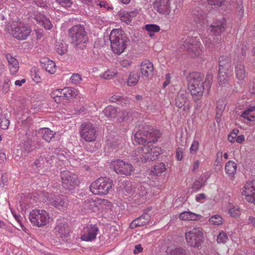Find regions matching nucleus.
I'll return each mask as SVG.
<instances>
[{
  "mask_svg": "<svg viewBox=\"0 0 255 255\" xmlns=\"http://www.w3.org/2000/svg\"><path fill=\"white\" fill-rule=\"evenodd\" d=\"M188 87L195 101L200 100L203 95L205 85L208 90H210L213 82V75L207 74L204 80L202 73L193 72L187 78Z\"/></svg>",
  "mask_w": 255,
  "mask_h": 255,
  "instance_id": "1",
  "label": "nucleus"
},
{
  "mask_svg": "<svg viewBox=\"0 0 255 255\" xmlns=\"http://www.w3.org/2000/svg\"><path fill=\"white\" fill-rule=\"evenodd\" d=\"M160 148L152 144L142 145L133 150L130 155V160L137 163L156 160L161 153Z\"/></svg>",
  "mask_w": 255,
  "mask_h": 255,
  "instance_id": "2",
  "label": "nucleus"
},
{
  "mask_svg": "<svg viewBox=\"0 0 255 255\" xmlns=\"http://www.w3.org/2000/svg\"><path fill=\"white\" fill-rule=\"evenodd\" d=\"M111 48L114 53L120 55L127 48L128 39L121 29H114L110 35Z\"/></svg>",
  "mask_w": 255,
  "mask_h": 255,
  "instance_id": "3",
  "label": "nucleus"
},
{
  "mask_svg": "<svg viewBox=\"0 0 255 255\" xmlns=\"http://www.w3.org/2000/svg\"><path fill=\"white\" fill-rule=\"evenodd\" d=\"M49 214L43 209H35L30 211L29 219L31 223L37 227H43L50 222Z\"/></svg>",
  "mask_w": 255,
  "mask_h": 255,
  "instance_id": "4",
  "label": "nucleus"
},
{
  "mask_svg": "<svg viewBox=\"0 0 255 255\" xmlns=\"http://www.w3.org/2000/svg\"><path fill=\"white\" fill-rule=\"evenodd\" d=\"M112 180L108 176H101L91 184L90 190L94 194L106 195L112 188Z\"/></svg>",
  "mask_w": 255,
  "mask_h": 255,
  "instance_id": "5",
  "label": "nucleus"
},
{
  "mask_svg": "<svg viewBox=\"0 0 255 255\" xmlns=\"http://www.w3.org/2000/svg\"><path fill=\"white\" fill-rule=\"evenodd\" d=\"M187 245L193 248H199L204 240L203 230L201 228H194L185 233Z\"/></svg>",
  "mask_w": 255,
  "mask_h": 255,
  "instance_id": "6",
  "label": "nucleus"
},
{
  "mask_svg": "<svg viewBox=\"0 0 255 255\" xmlns=\"http://www.w3.org/2000/svg\"><path fill=\"white\" fill-rule=\"evenodd\" d=\"M69 35L72 42L77 45L84 44L88 40L87 33L83 25L72 26L69 30Z\"/></svg>",
  "mask_w": 255,
  "mask_h": 255,
  "instance_id": "7",
  "label": "nucleus"
},
{
  "mask_svg": "<svg viewBox=\"0 0 255 255\" xmlns=\"http://www.w3.org/2000/svg\"><path fill=\"white\" fill-rule=\"evenodd\" d=\"M157 132L152 128H149L147 130H138L134 135L136 142L139 144H143L147 142V145L151 142H154L157 141Z\"/></svg>",
  "mask_w": 255,
  "mask_h": 255,
  "instance_id": "8",
  "label": "nucleus"
},
{
  "mask_svg": "<svg viewBox=\"0 0 255 255\" xmlns=\"http://www.w3.org/2000/svg\"><path fill=\"white\" fill-rule=\"evenodd\" d=\"M11 32L12 36L18 40H25L30 35L31 30L24 23L14 22L11 26Z\"/></svg>",
  "mask_w": 255,
  "mask_h": 255,
  "instance_id": "9",
  "label": "nucleus"
},
{
  "mask_svg": "<svg viewBox=\"0 0 255 255\" xmlns=\"http://www.w3.org/2000/svg\"><path fill=\"white\" fill-rule=\"evenodd\" d=\"M183 45L192 57H198L202 53V44L199 40L196 38H190L186 39Z\"/></svg>",
  "mask_w": 255,
  "mask_h": 255,
  "instance_id": "10",
  "label": "nucleus"
},
{
  "mask_svg": "<svg viewBox=\"0 0 255 255\" xmlns=\"http://www.w3.org/2000/svg\"><path fill=\"white\" fill-rule=\"evenodd\" d=\"M80 133L81 137L87 142L95 141L97 136L96 127L90 122L85 123L81 125Z\"/></svg>",
  "mask_w": 255,
  "mask_h": 255,
  "instance_id": "11",
  "label": "nucleus"
},
{
  "mask_svg": "<svg viewBox=\"0 0 255 255\" xmlns=\"http://www.w3.org/2000/svg\"><path fill=\"white\" fill-rule=\"evenodd\" d=\"M112 165L115 171L118 174L131 175L134 174L133 166L129 163L125 162L122 160H115L112 161Z\"/></svg>",
  "mask_w": 255,
  "mask_h": 255,
  "instance_id": "12",
  "label": "nucleus"
},
{
  "mask_svg": "<svg viewBox=\"0 0 255 255\" xmlns=\"http://www.w3.org/2000/svg\"><path fill=\"white\" fill-rule=\"evenodd\" d=\"M242 195L246 201L255 204V180L248 181L244 185Z\"/></svg>",
  "mask_w": 255,
  "mask_h": 255,
  "instance_id": "13",
  "label": "nucleus"
},
{
  "mask_svg": "<svg viewBox=\"0 0 255 255\" xmlns=\"http://www.w3.org/2000/svg\"><path fill=\"white\" fill-rule=\"evenodd\" d=\"M48 203L59 210H64L68 206L67 200L63 196L46 193Z\"/></svg>",
  "mask_w": 255,
  "mask_h": 255,
  "instance_id": "14",
  "label": "nucleus"
},
{
  "mask_svg": "<svg viewBox=\"0 0 255 255\" xmlns=\"http://www.w3.org/2000/svg\"><path fill=\"white\" fill-rule=\"evenodd\" d=\"M99 231L96 225L91 224L85 227L82 231L80 239L85 242L95 239Z\"/></svg>",
  "mask_w": 255,
  "mask_h": 255,
  "instance_id": "15",
  "label": "nucleus"
},
{
  "mask_svg": "<svg viewBox=\"0 0 255 255\" xmlns=\"http://www.w3.org/2000/svg\"><path fill=\"white\" fill-rule=\"evenodd\" d=\"M188 94L186 91L180 90L175 98V105L178 108H183L185 112H189L191 108V104L188 101Z\"/></svg>",
  "mask_w": 255,
  "mask_h": 255,
  "instance_id": "16",
  "label": "nucleus"
},
{
  "mask_svg": "<svg viewBox=\"0 0 255 255\" xmlns=\"http://www.w3.org/2000/svg\"><path fill=\"white\" fill-rule=\"evenodd\" d=\"M172 0H155L153 7L160 14L168 15L171 10Z\"/></svg>",
  "mask_w": 255,
  "mask_h": 255,
  "instance_id": "17",
  "label": "nucleus"
},
{
  "mask_svg": "<svg viewBox=\"0 0 255 255\" xmlns=\"http://www.w3.org/2000/svg\"><path fill=\"white\" fill-rule=\"evenodd\" d=\"M227 28V22L225 18L213 22L208 27L210 32L214 35H220Z\"/></svg>",
  "mask_w": 255,
  "mask_h": 255,
  "instance_id": "18",
  "label": "nucleus"
},
{
  "mask_svg": "<svg viewBox=\"0 0 255 255\" xmlns=\"http://www.w3.org/2000/svg\"><path fill=\"white\" fill-rule=\"evenodd\" d=\"M103 113L110 120L116 119L118 122H121L125 119L123 116V112L121 111L118 112L117 109L112 106L106 107Z\"/></svg>",
  "mask_w": 255,
  "mask_h": 255,
  "instance_id": "19",
  "label": "nucleus"
},
{
  "mask_svg": "<svg viewBox=\"0 0 255 255\" xmlns=\"http://www.w3.org/2000/svg\"><path fill=\"white\" fill-rule=\"evenodd\" d=\"M54 232L57 236L66 238L69 234V228L66 223L62 222L61 220L58 221L54 229Z\"/></svg>",
  "mask_w": 255,
  "mask_h": 255,
  "instance_id": "20",
  "label": "nucleus"
},
{
  "mask_svg": "<svg viewBox=\"0 0 255 255\" xmlns=\"http://www.w3.org/2000/svg\"><path fill=\"white\" fill-rule=\"evenodd\" d=\"M52 161L51 156L48 154L40 156L35 160L32 165L33 168L34 170H39L44 166H47L51 164Z\"/></svg>",
  "mask_w": 255,
  "mask_h": 255,
  "instance_id": "21",
  "label": "nucleus"
},
{
  "mask_svg": "<svg viewBox=\"0 0 255 255\" xmlns=\"http://www.w3.org/2000/svg\"><path fill=\"white\" fill-rule=\"evenodd\" d=\"M219 67L220 74L221 72H232V67L230 58L227 56H220L219 59Z\"/></svg>",
  "mask_w": 255,
  "mask_h": 255,
  "instance_id": "22",
  "label": "nucleus"
},
{
  "mask_svg": "<svg viewBox=\"0 0 255 255\" xmlns=\"http://www.w3.org/2000/svg\"><path fill=\"white\" fill-rule=\"evenodd\" d=\"M154 67L151 62L145 60L140 65V73L142 76L146 78L152 77L153 74Z\"/></svg>",
  "mask_w": 255,
  "mask_h": 255,
  "instance_id": "23",
  "label": "nucleus"
},
{
  "mask_svg": "<svg viewBox=\"0 0 255 255\" xmlns=\"http://www.w3.org/2000/svg\"><path fill=\"white\" fill-rule=\"evenodd\" d=\"M5 58L8 62V68L11 75H15L19 69L18 60L11 54L7 53Z\"/></svg>",
  "mask_w": 255,
  "mask_h": 255,
  "instance_id": "24",
  "label": "nucleus"
},
{
  "mask_svg": "<svg viewBox=\"0 0 255 255\" xmlns=\"http://www.w3.org/2000/svg\"><path fill=\"white\" fill-rule=\"evenodd\" d=\"M150 217L147 214H143L139 217L134 220L129 225L131 229H134L137 227H141L145 225L150 221Z\"/></svg>",
  "mask_w": 255,
  "mask_h": 255,
  "instance_id": "25",
  "label": "nucleus"
},
{
  "mask_svg": "<svg viewBox=\"0 0 255 255\" xmlns=\"http://www.w3.org/2000/svg\"><path fill=\"white\" fill-rule=\"evenodd\" d=\"M202 216L199 214H195L190 211H185L181 213L179 215V218L181 221H198L200 220Z\"/></svg>",
  "mask_w": 255,
  "mask_h": 255,
  "instance_id": "26",
  "label": "nucleus"
},
{
  "mask_svg": "<svg viewBox=\"0 0 255 255\" xmlns=\"http://www.w3.org/2000/svg\"><path fill=\"white\" fill-rule=\"evenodd\" d=\"M35 19L38 23L43 26L44 28L47 30L51 29L53 26L49 19L41 13H38L35 16Z\"/></svg>",
  "mask_w": 255,
  "mask_h": 255,
  "instance_id": "27",
  "label": "nucleus"
},
{
  "mask_svg": "<svg viewBox=\"0 0 255 255\" xmlns=\"http://www.w3.org/2000/svg\"><path fill=\"white\" fill-rule=\"evenodd\" d=\"M43 68H44L47 72L53 74L56 71V66L55 63L51 60L48 58H43Z\"/></svg>",
  "mask_w": 255,
  "mask_h": 255,
  "instance_id": "28",
  "label": "nucleus"
},
{
  "mask_svg": "<svg viewBox=\"0 0 255 255\" xmlns=\"http://www.w3.org/2000/svg\"><path fill=\"white\" fill-rule=\"evenodd\" d=\"M241 117L249 121H255V106L249 107L246 110L242 112Z\"/></svg>",
  "mask_w": 255,
  "mask_h": 255,
  "instance_id": "29",
  "label": "nucleus"
},
{
  "mask_svg": "<svg viewBox=\"0 0 255 255\" xmlns=\"http://www.w3.org/2000/svg\"><path fill=\"white\" fill-rule=\"evenodd\" d=\"M62 97L66 99L75 98L78 94V91L73 87H65L62 89Z\"/></svg>",
  "mask_w": 255,
  "mask_h": 255,
  "instance_id": "30",
  "label": "nucleus"
},
{
  "mask_svg": "<svg viewBox=\"0 0 255 255\" xmlns=\"http://www.w3.org/2000/svg\"><path fill=\"white\" fill-rule=\"evenodd\" d=\"M62 182L63 187L69 190H72L77 184L73 176H62Z\"/></svg>",
  "mask_w": 255,
  "mask_h": 255,
  "instance_id": "31",
  "label": "nucleus"
},
{
  "mask_svg": "<svg viewBox=\"0 0 255 255\" xmlns=\"http://www.w3.org/2000/svg\"><path fill=\"white\" fill-rule=\"evenodd\" d=\"M207 180V176H196L192 186L193 190L195 191H198L205 185Z\"/></svg>",
  "mask_w": 255,
  "mask_h": 255,
  "instance_id": "32",
  "label": "nucleus"
},
{
  "mask_svg": "<svg viewBox=\"0 0 255 255\" xmlns=\"http://www.w3.org/2000/svg\"><path fill=\"white\" fill-rule=\"evenodd\" d=\"M242 209L237 205L230 204L229 206L228 212L232 218H238L242 214Z\"/></svg>",
  "mask_w": 255,
  "mask_h": 255,
  "instance_id": "33",
  "label": "nucleus"
},
{
  "mask_svg": "<svg viewBox=\"0 0 255 255\" xmlns=\"http://www.w3.org/2000/svg\"><path fill=\"white\" fill-rule=\"evenodd\" d=\"M39 133L41 135L42 138L47 142H50L54 134L53 131L48 128L40 129Z\"/></svg>",
  "mask_w": 255,
  "mask_h": 255,
  "instance_id": "34",
  "label": "nucleus"
},
{
  "mask_svg": "<svg viewBox=\"0 0 255 255\" xmlns=\"http://www.w3.org/2000/svg\"><path fill=\"white\" fill-rule=\"evenodd\" d=\"M235 73L239 80H243L246 76L244 66L242 64H237L235 67Z\"/></svg>",
  "mask_w": 255,
  "mask_h": 255,
  "instance_id": "35",
  "label": "nucleus"
},
{
  "mask_svg": "<svg viewBox=\"0 0 255 255\" xmlns=\"http://www.w3.org/2000/svg\"><path fill=\"white\" fill-rule=\"evenodd\" d=\"M135 12L133 11L127 12L124 11L121 13L120 19L122 21L126 23H129L132 18L135 16Z\"/></svg>",
  "mask_w": 255,
  "mask_h": 255,
  "instance_id": "36",
  "label": "nucleus"
},
{
  "mask_svg": "<svg viewBox=\"0 0 255 255\" xmlns=\"http://www.w3.org/2000/svg\"><path fill=\"white\" fill-rule=\"evenodd\" d=\"M231 72H221V74H220L219 71L218 81L219 84L221 86H226L228 84L229 74Z\"/></svg>",
  "mask_w": 255,
  "mask_h": 255,
  "instance_id": "37",
  "label": "nucleus"
},
{
  "mask_svg": "<svg viewBox=\"0 0 255 255\" xmlns=\"http://www.w3.org/2000/svg\"><path fill=\"white\" fill-rule=\"evenodd\" d=\"M237 170V164L234 161H228L225 166V171L228 175H234Z\"/></svg>",
  "mask_w": 255,
  "mask_h": 255,
  "instance_id": "38",
  "label": "nucleus"
},
{
  "mask_svg": "<svg viewBox=\"0 0 255 255\" xmlns=\"http://www.w3.org/2000/svg\"><path fill=\"white\" fill-rule=\"evenodd\" d=\"M139 80V76L137 73L131 72L128 77L127 83L128 86L135 85Z\"/></svg>",
  "mask_w": 255,
  "mask_h": 255,
  "instance_id": "39",
  "label": "nucleus"
},
{
  "mask_svg": "<svg viewBox=\"0 0 255 255\" xmlns=\"http://www.w3.org/2000/svg\"><path fill=\"white\" fill-rule=\"evenodd\" d=\"M118 74V71L115 69H108L102 74L100 77L105 80H111L114 78Z\"/></svg>",
  "mask_w": 255,
  "mask_h": 255,
  "instance_id": "40",
  "label": "nucleus"
},
{
  "mask_svg": "<svg viewBox=\"0 0 255 255\" xmlns=\"http://www.w3.org/2000/svg\"><path fill=\"white\" fill-rule=\"evenodd\" d=\"M106 203L105 200L97 198L93 201L91 205L92 206L93 210L94 211H99L103 209V206Z\"/></svg>",
  "mask_w": 255,
  "mask_h": 255,
  "instance_id": "41",
  "label": "nucleus"
},
{
  "mask_svg": "<svg viewBox=\"0 0 255 255\" xmlns=\"http://www.w3.org/2000/svg\"><path fill=\"white\" fill-rule=\"evenodd\" d=\"M30 76L32 80L36 83H41L42 79L39 75V69L36 67H33L30 70Z\"/></svg>",
  "mask_w": 255,
  "mask_h": 255,
  "instance_id": "42",
  "label": "nucleus"
},
{
  "mask_svg": "<svg viewBox=\"0 0 255 255\" xmlns=\"http://www.w3.org/2000/svg\"><path fill=\"white\" fill-rule=\"evenodd\" d=\"M208 222L210 225H221L224 223L223 217L218 214L212 216L208 220Z\"/></svg>",
  "mask_w": 255,
  "mask_h": 255,
  "instance_id": "43",
  "label": "nucleus"
},
{
  "mask_svg": "<svg viewBox=\"0 0 255 255\" xmlns=\"http://www.w3.org/2000/svg\"><path fill=\"white\" fill-rule=\"evenodd\" d=\"M109 101L111 102H119L120 104L123 105V103L124 104H128L129 103V100L127 98L123 97L120 96L119 95H114L109 98Z\"/></svg>",
  "mask_w": 255,
  "mask_h": 255,
  "instance_id": "44",
  "label": "nucleus"
},
{
  "mask_svg": "<svg viewBox=\"0 0 255 255\" xmlns=\"http://www.w3.org/2000/svg\"><path fill=\"white\" fill-rule=\"evenodd\" d=\"M195 19L200 22L203 21L206 17V13L205 11L198 8L194 13Z\"/></svg>",
  "mask_w": 255,
  "mask_h": 255,
  "instance_id": "45",
  "label": "nucleus"
},
{
  "mask_svg": "<svg viewBox=\"0 0 255 255\" xmlns=\"http://www.w3.org/2000/svg\"><path fill=\"white\" fill-rule=\"evenodd\" d=\"M166 166L164 163H159L154 166L153 169L151 170V172L154 175H157L158 174L162 173L166 170Z\"/></svg>",
  "mask_w": 255,
  "mask_h": 255,
  "instance_id": "46",
  "label": "nucleus"
},
{
  "mask_svg": "<svg viewBox=\"0 0 255 255\" xmlns=\"http://www.w3.org/2000/svg\"><path fill=\"white\" fill-rule=\"evenodd\" d=\"M82 80V76L80 74L73 73L71 75L69 81L72 84L77 85L79 84Z\"/></svg>",
  "mask_w": 255,
  "mask_h": 255,
  "instance_id": "47",
  "label": "nucleus"
},
{
  "mask_svg": "<svg viewBox=\"0 0 255 255\" xmlns=\"http://www.w3.org/2000/svg\"><path fill=\"white\" fill-rule=\"evenodd\" d=\"M10 79L8 77L3 79V82L0 84V88L1 87V91L3 93L6 94L9 90Z\"/></svg>",
  "mask_w": 255,
  "mask_h": 255,
  "instance_id": "48",
  "label": "nucleus"
},
{
  "mask_svg": "<svg viewBox=\"0 0 255 255\" xmlns=\"http://www.w3.org/2000/svg\"><path fill=\"white\" fill-rule=\"evenodd\" d=\"M228 240V237L227 234L224 231L221 232L218 235L217 239L218 243L225 244Z\"/></svg>",
  "mask_w": 255,
  "mask_h": 255,
  "instance_id": "49",
  "label": "nucleus"
},
{
  "mask_svg": "<svg viewBox=\"0 0 255 255\" xmlns=\"http://www.w3.org/2000/svg\"><path fill=\"white\" fill-rule=\"evenodd\" d=\"M95 3H97L100 7L103 8L105 9L109 10L112 9L113 7L111 5L106 1L103 0H96Z\"/></svg>",
  "mask_w": 255,
  "mask_h": 255,
  "instance_id": "50",
  "label": "nucleus"
},
{
  "mask_svg": "<svg viewBox=\"0 0 255 255\" xmlns=\"http://www.w3.org/2000/svg\"><path fill=\"white\" fill-rule=\"evenodd\" d=\"M145 29L149 32H157L160 28V27L156 24H146L145 25Z\"/></svg>",
  "mask_w": 255,
  "mask_h": 255,
  "instance_id": "51",
  "label": "nucleus"
},
{
  "mask_svg": "<svg viewBox=\"0 0 255 255\" xmlns=\"http://www.w3.org/2000/svg\"><path fill=\"white\" fill-rule=\"evenodd\" d=\"M239 132V131L238 129H234L228 135V139L229 141L232 143L234 142L237 139V135Z\"/></svg>",
  "mask_w": 255,
  "mask_h": 255,
  "instance_id": "52",
  "label": "nucleus"
},
{
  "mask_svg": "<svg viewBox=\"0 0 255 255\" xmlns=\"http://www.w3.org/2000/svg\"><path fill=\"white\" fill-rule=\"evenodd\" d=\"M199 147V141L197 140H194L190 147V152L192 154H196Z\"/></svg>",
  "mask_w": 255,
  "mask_h": 255,
  "instance_id": "53",
  "label": "nucleus"
},
{
  "mask_svg": "<svg viewBox=\"0 0 255 255\" xmlns=\"http://www.w3.org/2000/svg\"><path fill=\"white\" fill-rule=\"evenodd\" d=\"M62 6L68 8L71 7L73 4V1L72 0H55Z\"/></svg>",
  "mask_w": 255,
  "mask_h": 255,
  "instance_id": "54",
  "label": "nucleus"
},
{
  "mask_svg": "<svg viewBox=\"0 0 255 255\" xmlns=\"http://www.w3.org/2000/svg\"><path fill=\"white\" fill-rule=\"evenodd\" d=\"M226 101L223 99H219L217 102L216 108L220 111L224 110L226 107Z\"/></svg>",
  "mask_w": 255,
  "mask_h": 255,
  "instance_id": "55",
  "label": "nucleus"
},
{
  "mask_svg": "<svg viewBox=\"0 0 255 255\" xmlns=\"http://www.w3.org/2000/svg\"><path fill=\"white\" fill-rule=\"evenodd\" d=\"M132 63L131 58L128 57L126 59H122L120 62V64L123 67H128L130 66Z\"/></svg>",
  "mask_w": 255,
  "mask_h": 255,
  "instance_id": "56",
  "label": "nucleus"
},
{
  "mask_svg": "<svg viewBox=\"0 0 255 255\" xmlns=\"http://www.w3.org/2000/svg\"><path fill=\"white\" fill-rule=\"evenodd\" d=\"M61 91H62V89H56L53 90L51 93V97L53 99L62 97Z\"/></svg>",
  "mask_w": 255,
  "mask_h": 255,
  "instance_id": "57",
  "label": "nucleus"
},
{
  "mask_svg": "<svg viewBox=\"0 0 255 255\" xmlns=\"http://www.w3.org/2000/svg\"><path fill=\"white\" fill-rule=\"evenodd\" d=\"M208 1V3L211 5L214 6H221L222 5L223 2L225 1V0H206Z\"/></svg>",
  "mask_w": 255,
  "mask_h": 255,
  "instance_id": "58",
  "label": "nucleus"
},
{
  "mask_svg": "<svg viewBox=\"0 0 255 255\" xmlns=\"http://www.w3.org/2000/svg\"><path fill=\"white\" fill-rule=\"evenodd\" d=\"M9 124L10 122L6 118H3L0 123V128L3 129H6L8 128Z\"/></svg>",
  "mask_w": 255,
  "mask_h": 255,
  "instance_id": "59",
  "label": "nucleus"
},
{
  "mask_svg": "<svg viewBox=\"0 0 255 255\" xmlns=\"http://www.w3.org/2000/svg\"><path fill=\"white\" fill-rule=\"evenodd\" d=\"M183 149L182 147H178L176 149V158L177 160L180 161L183 158Z\"/></svg>",
  "mask_w": 255,
  "mask_h": 255,
  "instance_id": "60",
  "label": "nucleus"
},
{
  "mask_svg": "<svg viewBox=\"0 0 255 255\" xmlns=\"http://www.w3.org/2000/svg\"><path fill=\"white\" fill-rule=\"evenodd\" d=\"M171 75L170 73H167L165 76V81L163 83V88H165L171 82Z\"/></svg>",
  "mask_w": 255,
  "mask_h": 255,
  "instance_id": "61",
  "label": "nucleus"
},
{
  "mask_svg": "<svg viewBox=\"0 0 255 255\" xmlns=\"http://www.w3.org/2000/svg\"><path fill=\"white\" fill-rule=\"evenodd\" d=\"M206 197V195L204 193H200L196 196L195 199L198 202H202V201L205 199Z\"/></svg>",
  "mask_w": 255,
  "mask_h": 255,
  "instance_id": "62",
  "label": "nucleus"
},
{
  "mask_svg": "<svg viewBox=\"0 0 255 255\" xmlns=\"http://www.w3.org/2000/svg\"><path fill=\"white\" fill-rule=\"evenodd\" d=\"M236 3V7L240 8V11H241L242 12H243V8L242 6L243 4V0H235V1H233Z\"/></svg>",
  "mask_w": 255,
  "mask_h": 255,
  "instance_id": "63",
  "label": "nucleus"
},
{
  "mask_svg": "<svg viewBox=\"0 0 255 255\" xmlns=\"http://www.w3.org/2000/svg\"><path fill=\"white\" fill-rule=\"evenodd\" d=\"M249 47V45L248 43L243 45L241 49V53L244 56L246 55V51H248Z\"/></svg>",
  "mask_w": 255,
  "mask_h": 255,
  "instance_id": "64",
  "label": "nucleus"
}]
</instances>
